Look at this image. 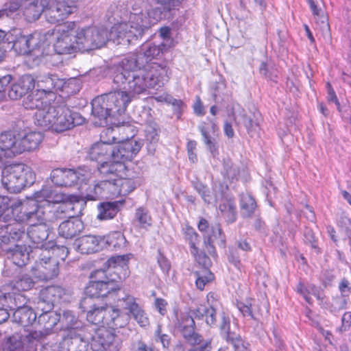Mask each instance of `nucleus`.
I'll return each instance as SVG.
<instances>
[{
  "label": "nucleus",
  "instance_id": "obj_1",
  "mask_svg": "<svg viewBox=\"0 0 351 351\" xmlns=\"http://www.w3.org/2000/svg\"><path fill=\"white\" fill-rule=\"evenodd\" d=\"M163 43H146L137 54L124 58L113 73V82L121 86L125 82L134 93H144L147 89L162 86L168 81L169 68L164 61H154L162 55Z\"/></svg>",
  "mask_w": 351,
  "mask_h": 351
},
{
  "label": "nucleus",
  "instance_id": "obj_2",
  "mask_svg": "<svg viewBox=\"0 0 351 351\" xmlns=\"http://www.w3.org/2000/svg\"><path fill=\"white\" fill-rule=\"evenodd\" d=\"M159 5L152 12L143 11L134 5L132 8L128 22L115 24L109 32V37L118 44L128 45L141 38L151 26L162 18L169 16L183 0H152Z\"/></svg>",
  "mask_w": 351,
  "mask_h": 351
},
{
  "label": "nucleus",
  "instance_id": "obj_3",
  "mask_svg": "<svg viewBox=\"0 0 351 351\" xmlns=\"http://www.w3.org/2000/svg\"><path fill=\"white\" fill-rule=\"evenodd\" d=\"M119 86L118 84H117ZM121 89L111 91L95 97L92 101V114L98 119L95 124L105 126L107 119L123 114L128 104L141 93H134L130 88L128 82L119 86Z\"/></svg>",
  "mask_w": 351,
  "mask_h": 351
},
{
  "label": "nucleus",
  "instance_id": "obj_4",
  "mask_svg": "<svg viewBox=\"0 0 351 351\" xmlns=\"http://www.w3.org/2000/svg\"><path fill=\"white\" fill-rule=\"evenodd\" d=\"M21 213L23 215L19 219L29 224L26 234L34 250L46 247L50 249L56 246L51 243H45L49 237V228L45 223V210L43 206H40L36 201H31L21 207Z\"/></svg>",
  "mask_w": 351,
  "mask_h": 351
},
{
  "label": "nucleus",
  "instance_id": "obj_5",
  "mask_svg": "<svg viewBox=\"0 0 351 351\" xmlns=\"http://www.w3.org/2000/svg\"><path fill=\"white\" fill-rule=\"evenodd\" d=\"M66 295V291L60 286H49L40 291L37 309L42 313L38 317V323L43 328L45 334L52 332L55 326L60 323V314L52 309L55 304L64 301Z\"/></svg>",
  "mask_w": 351,
  "mask_h": 351
},
{
  "label": "nucleus",
  "instance_id": "obj_6",
  "mask_svg": "<svg viewBox=\"0 0 351 351\" xmlns=\"http://www.w3.org/2000/svg\"><path fill=\"white\" fill-rule=\"evenodd\" d=\"M36 180L32 168L25 164H13L5 167L1 172V183L10 193H17Z\"/></svg>",
  "mask_w": 351,
  "mask_h": 351
},
{
  "label": "nucleus",
  "instance_id": "obj_7",
  "mask_svg": "<svg viewBox=\"0 0 351 351\" xmlns=\"http://www.w3.org/2000/svg\"><path fill=\"white\" fill-rule=\"evenodd\" d=\"M60 248L58 246H52L50 249L46 247L36 248L32 253L36 256L35 269L38 271V277L42 280H49L59 274V263L51 257L55 251ZM63 252L68 253L66 247L62 246Z\"/></svg>",
  "mask_w": 351,
  "mask_h": 351
},
{
  "label": "nucleus",
  "instance_id": "obj_8",
  "mask_svg": "<svg viewBox=\"0 0 351 351\" xmlns=\"http://www.w3.org/2000/svg\"><path fill=\"white\" fill-rule=\"evenodd\" d=\"M75 39L78 51L85 52L102 47L108 38L106 29L93 27L75 29Z\"/></svg>",
  "mask_w": 351,
  "mask_h": 351
},
{
  "label": "nucleus",
  "instance_id": "obj_9",
  "mask_svg": "<svg viewBox=\"0 0 351 351\" xmlns=\"http://www.w3.org/2000/svg\"><path fill=\"white\" fill-rule=\"evenodd\" d=\"M129 261V257L128 255H122V256H112L110 258L106 264L108 266V269H96L93 271L89 276L90 280L89 282H98L107 284L110 282H119L121 284V277L115 274L114 277H112L111 269H114L117 271H114L117 273L118 270L123 269L124 270V274L123 278H125L128 275V263Z\"/></svg>",
  "mask_w": 351,
  "mask_h": 351
},
{
  "label": "nucleus",
  "instance_id": "obj_10",
  "mask_svg": "<svg viewBox=\"0 0 351 351\" xmlns=\"http://www.w3.org/2000/svg\"><path fill=\"white\" fill-rule=\"evenodd\" d=\"M1 32L0 36V61L5 57L6 52L13 49L20 55L30 53L38 43L32 34L20 36L14 40L12 36H8Z\"/></svg>",
  "mask_w": 351,
  "mask_h": 351
},
{
  "label": "nucleus",
  "instance_id": "obj_11",
  "mask_svg": "<svg viewBox=\"0 0 351 351\" xmlns=\"http://www.w3.org/2000/svg\"><path fill=\"white\" fill-rule=\"evenodd\" d=\"M76 23L69 21L56 29V40L53 45L58 54H71L78 51L75 39Z\"/></svg>",
  "mask_w": 351,
  "mask_h": 351
},
{
  "label": "nucleus",
  "instance_id": "obj_12",
  "mask_svg": "<svg viewBox=\"0 0 351 351\" xmlns=\"http://www.w3.org/2000/svg\"><path fill=\"white\" fill-rule=\"evenodd\" d=\"M90 334V348L93 351H119L121 347L120 337L106 328H94Z\"/></svg>",
  "mask_w": 351,
  "mask_h": 351
},
{
  "label": "nucleus",
  "instance_id": "obj_13",
  "mask_svg": "<svg viewBox=\"0 0 351 351\" xmlns=\"http://www.w3.org/2000/svg\"><path fill=\"white\" fill-rule=\"evenodd\" d=\"M90 177V171L84 169L73 170L71 169H55L51 173L52 182L58 186L70 187L87 182Z\"/></svg>",
  "mask_w": 351,
  "mask_h": 351
},
{
  "label": "nucleus",
  "instance_id": "obj_14",
  "mask_svg": "<svg viewBox=\"0 0 351 351\" xmlns=\"http://www.w3.org/2000/svg\"><path fill=\"white\" fill-rule=\"evenodd\" d=\"M53 130L62 132L82 125L85 119L77 112L71 110L66 106H56V118Z\"/></svg>",
  "mask_w": 351,
  "mask_h": 351
},
{
  "label": "nucleus",
  "instance_id": "obj_15",
  "mask_svg": "<svg viewBox=\"0 0 351 351\" xmlns=\"http://www.w3.org/2000/svg\"><path fill=\"white\" fill-rule=\"evenodd\" d=\"M175 328L191 346L198 345L203 341V337L195 331V323L193 317L188 313L180 314L177 318Z\"/></svg>",
  "mask_w": 351,
  "mask_h": 351
},
{
  "label": "nucleus",
  "instance_id": "obj_16",
  "mask_svg": "<svg viewBox=\"0 0 351 351\" xmlns=\"http://www.w3.org/2000/svg\"><path fill=\"white\" fill-rule=\"evenodd\" d=\"M119 196L118 180L103 178L101 181L90 189L84 196L87 201H94L100 198H114Z\"/></svg>",
  "mask_w": 351,
  "mask_h": 351
},
{
  "label": "nucleus",
  "instance_id": "obj_17",
  "mask_svg": "<svg viewBox=\"0 0 351 351\" xmlns=\"http://www.w3.org/2000/svg\"><path fill=\"white\" fill-rule=\"evenodd\" d=\"M143 143L141 140L123 141L117 145H114V153L112 160L122 161L132 160V158L139 152Z\"/></svg>",
  "mask_w": 351,
  "mask_h": 351
},
{
  "label": "nucleus",
  "instance_id": "obj_18",
  "mask_svg": "<svg viewBox=\"0 0 351 351\" xmlns=\"http://www.w3.org/2000/svg\"><path fill=\"white\" fill-rule=\"evenodd\" d=\"M221 322L220 330L223 338L228 343H230L234 351H250V344L244 341L241 337L230 330V319L224 313L221 315Z\"/></svg>",
  "mask_w": 351,
  "mask_h": 351
},
{
  "label": "nucleus",
  "instance_id": "obj_19",
  "mask_svg": "<svg viewBox=\"0 0 351 351\" xmlns=\"http://www.w3.org/2000/svg\"><path fill=\"white\" fill-rule=\"evenodd\" d=\"M45 16L50 23H56L64 20L73 12L74 8L57 0L47 1Z\"/></svg>",
  "mask_w": 351,
  "mask_h": 351
},
{
  "label": "nucleus",
  "instance_id": "obj_20",
  "mask_svg": "<svg viewBox=\"0 0 351 351\" xmlns=\"http://www.w3.org/2000/svg\"><path fill=\"white\" fill-rule=\"evenodd\" d=\"M193 186L206 204L219 202V199L224 197V191L228 189L227 186L220 182H215L213 184L212 192L206 185L199 181L193 182Z\"/></svg>",
  "mask_w": 351,
  "mask_h": 351
},
{
  "label": "nucleus",
  "instance_id": "obj_21",
  "mask_svg": "<svg viewBox=\"0 0 351 351\" xmlns=\"http://www.w3.org/2000/svg\"><path fill=\"white\" fill-rule=\"evenodd\" d=\"M121 283L110 282L107 284L98 282H88L85 287L84 293L86 298L91 299L93 298L109 297L111 298L114 291L119 288Z\"/></svg>",
  "mask_w": 351,
  "mask_h": 351
},
{
  "label": "nucleus",
  "instance_id": "obj_22",
  "mask_svg": "<svg viewBox=\"0 0 351 351\" xmlns=\"http://www.w3.org/2000/svg\"><path fill=\"white\" fill-rule=\"evenodd\" d=\"M222 247H226V235L223 232L220 224L217 223L210 227L207 234L204 235V245L207 252L213 256H217V252L214 243Z\"/></svg>",
  "mask_w": 351,
  "mask_h": 351
},
{
  "label": "nucleus",
  "instance_id": "obj_23",
  "mask_svg": "<svg viewBox=\"0 0 351 351\" xmlns=\"http://www.w3.org/2000/svg\"><path fill=\"white\" fill-rule=\"evenodd\" d=\"M36 86V80L31 75H24L12 83L8 90V97L13 100L19 99Z\"/></svg>",
  "mask_w": 351,
  "mask_h": 351
},
{
  "label": "nucleus",
  "instance_id": "obj_24",
  "mask_svg": "<svg viewBox=\"0 0 351 351\" xmlns=\"http://www.w3.org/2000/svg\"><path fill=\"white\" fill-rule=\"evenodd\" d=\"M97 169L102 178L117 180L125 175L126 166L122 161L112 159L101 162Z\"/></svg>",
  "mask_w": 351,
  "mask_h": 351
},
{
  "label": "nucleus",
  "instance_id": "obj_25",
  "mask_svg": "<svg viewBox=\"0 0 351 351\" xmlns=\"http://www.w3.org/2000/svg\"><path fill=\"white\" fill-rule=\"evenodd\" d=\"M149 110H144L141 115V124L145 125V141L149 144L148 151L154 152L155 151L154 145L158 141V127L153 117L149 114Z\"/></svg>",
  "mask_w": 351,
  "mask_h": 351
},
{
  "label": "nucleus",
  "instance_id": "obj_26",
  "mask_svg": "<svg viewBox=\"0 0 351 351\" xmlns=\"http://www.w3.org/2000/svg\"><path fill=\"white\" fill-rule=\"evenodd\" d=\"M56 106L49 104L36 110L34 114V122L37 126L43 130L53 129V122L56 118Z\"/></svg>",
  "mask_w": 351,
  "mask_h": 351
},
{
  "label": "nucleus",
  "instance_id": "obj_27",
  "mask_svg": "<svg viewBox=\"0 0 351 351\" xmlns=\"http://www.w3.org/2000/svg\"><path fill=\"white\" fill-rule=\"evenodd\" d=\"M9 253L8 258L12 263L19 266L23 267L27 264L30 257L36 258V256L32 253L34 249L32 245L27 246L25 245H16L14 249H5Z\"/></svg>",
  "mask_w": 351,
  "mask_h": 351
},
{
  "label": "nucleus",
  "instance_id": "obj_28",
  "mask_svg": "<svg viewBox=\"0 0 351 351\" xmlns=\"http://www.w3.org/2000/svg\"><path fill=\"white\" fill-rule=\"evenodd\" d=\"M77 248L82 254H92L104 249L103 237L86 235L77 240Z\"/></svg>",
  "mask_w": 351,
  "mask_h": 351
},
{
  "label": "nucleus",
  "instance_id": "obj_29",
  "mask_svg": "<svg viewBox=\"0 0 351 351\" xmlns=\"http://www.w3.org/2000/svg\"><path fill=\"white\" fill-rule=\"evenodd\" d=\"M114 145L101 141L93 144L88 152V156L91 160L97 161L100 164L105 160L112 159Z\"/></svg>",
  "mask_w": 351,
  "mask_h": 351
},
{
  "label": "nucleus",
  "instance_id": "obj_30",
  "mask_svg": "<svg viewBox=\"0 0 351 351\" xmlns=\"http://www.w3.org/2000/svg\"><path fill=\"white\" fill-rule=\"evenodd\" d=\"M84 228V226L81 219L72 217L59 225L58 234L65 239H73L78 236Z\"/></svg>",
  "mask_w": 351,
  "mask_h": 351
},
{
  "label": "nucleus",
  "instance_id": "obj_31",
  "mask_svg": "<svg viewBox=\"0 0 351 351\" xmlns=\"http://www.w3.org/2000/svg\"><path fill=\"white\" fill-rule=\"evenodd\" d=\"M111 299L114 301L116 308L128 311L129 314L138 305L133 295L121 289V285L114 291V294L112 295Z\"/></svg>",
  "mask_w": 351,
  "mask_h": 351
},
{
  "label": "nucleus",
  "instance_id": "obj_32",
  "mask_svg": "<svg viewBox=\"0 0 351 351\" xmlns=\"http://www.w3.org/2000/svg\"><path fill=\"white\" fill-rule=\"evenodd\" d=\"M18 149V137L10 131L0 134V160L2 156L12 157L19 154L16 152Z\"/></svg>",
  "mask_w": 351,
  "mask_h": 351
},
{
  "label": "nucleus",
  "instance_id": "obj_33",
  "mask_svg": "<svg viewBox=\"0 0 351 351\" xmlns=\"http://www.w3.org/2000/svg\"><path fill=\"white\" fill-rule=\"evenodd\" d=\"M43 134L40 132H31L23 137H18V149L16 152L19 154L24 152H31L36 149L42 142Z\"/></svg>",
  "mask_w": 351,
  "mask_h": 351
},
{
  "label": "nucleus",
  "instance_id": "obj_34",
  "mask_svg": "<svg viewBox=\"0 0 351 351\" xmlns=\"http://www.w3.org/2000/svg\"><path fill=\"white\" fill-rule=\"evenodd\" d=\"M35 80L37 86L36 91L43 94L45 97L47 95L52 94L55 90L60 88L62 85V82L56 75H41Z\"/></svg>",
  "mask_w": 351,
  "mask_h": 351
},
{
  "label": "nucleus",
  "instance_id": "obj_35",
  "mask_svg": "<svg viewBox=\"0 0 351 351\" xmlns=\"http://www.w3.org/2000/svg\"><path fill=\"white\" fill-rule=\"evenodd\" d=\"M19 306V308L13 312V322L24 328L32 325L37 319L36 313L33 308L27 305Z\"/></svg>",
  "mask_w": 351,
  "mask_h": 351
},
{
  "label": "nucleus",
  "instance_id": "obj_36",
  "mask_svg": "<svg viewBox=\"0 0 351 351\" xmlns=\"http://www.w3.org/2000/svg\"><path fill=\"white\" fill-rule=\"evenodd\" d=\"M60 329L64 332H68L69 330H73L77 332L88 330L87 327L83 326V323L77 319L71 311H65L62 315H60Z\"/></svg>",
  "mask_w": 351,
  "mask_h": 351
},
{
  "label": "nucleus",
  "instance_id": "obj_37",
  "mask_svg": "<svg viewBox=\"0 0 351 351\" xmlns=\"http://www.w3.org/2000/svg\"><path fill=\"white\" fill-rule=\"evenodd\" d=\"M90 299L84 298L81 300L80 307V308L86 312V319L93 324L99 325L102 324L103 318L102 317V306H97L96 305L88 306L90 303Z\"/></svg>",
  "mask_w": 351,
  "mask_h": 351
},
{
  "label": "nucleus",
  "instance_id": "obj_38",
  "mask_svg": "<svg viewBox=\"0 0 351 351\" xmlns=\"http://www.w3.org/2000/svg\"><path fill=\"white\" fill-rule=\"evenodd\" d=\"M222 202L219 205V209L226 218V221L232 223L236 221L237 217V207L234 199L226 194L224 191V197L219 199Z\"/></svg>",
  "mask_w": 351,
  "mask_h": 351
},
{
  "label": "nucleus",
  "instance_id": "obj_39",
  "mask_svg": "<svg viewBox=\"0 0 351 351\" xmlns=\"http://www.w3.org/2000/svg\"><path fill=\"white\" fill-rule=\"evenodd\" d=\"M198 128L203 136V141L205 143L207 149L213 157H216L217 155H219V145L217 136H215V135L212 136L210 134L204 123L199 125Z\"/></svg>",
  "mask_w": 351,
  "mask_h": 351
},
{
  "label": "nucleus",
  "instance_id": "obj_40",
  "mask_svg": "<svg viewBox=\"0 0 351 351\" xmlns=\"http://www.w3.org/2000/svg\"><path fill=\"white\" fill-rule=\"evenodd\" d=\"M48 101L43 94L38 91L29 95L27 98L23 101V106L27 110H38L45 107L47 105Z\"/></svg>",
  "mask_w": 351,
  "mask_h": 351
},
{
  "label": "nucleus",
  "instance_id": "obj_41",
  "mask_svg": "<svg viewBox=\"0 0 351 351\" xmlns=\"http://www.w3.org/2000/svg\"><path fill=\"white\" fill-rule=\"evenodd\" d=\"M19 335L24 343L25 350L27 351H35L34 346L48 335L45 334L44 330H32L25 335Z\"/></svg>",
  "mask_w": 351,
  "mask_h": 351
},
{
  "label": "nucleus",
  "instance_id": "obj_42",
  "mask_svg": "<svg viewBox=\"0 0 351 351\" xmlns=\"http://www.w3.org/2000/svg\"><path fill=\"white\" fill-rule=\"evenodd\" d=\"M119 211L117 202H103L98 206L97 218L108 220L114 218Z\"/></svg>",
  "mask_w": 351,
  "mask_h": 351
},
{
  "label": "nucleus",
  "instance_id": "obj_43",
  "mask_svg": "<svg viewBox=\"0 0 351 351\" xmlns=\"http://www.w3.org/2000/svg\"><path fill=\"white\" fill-rule=\"evenodd\" d=\"M104 243V248H111L112 250H119L124 244L125 239L121 232L117 231L109 234L106 237H102Z\"/></svg>",
  "mask_w": 351,
  "mask_h": 351
},
{
  "label": "nucleus",
  "instance_id": "obj_44",
  "mask_svg": "<svg viewBox=\"0 0 351 351\" xmlns=\"http://www.w3.org/2000/svg\"><path fill=\"white\" fill-rule=\"evenodd\" d=\"M119 196L125 195L132 192L140 185L138 180L133 178H124L122 176L118 179Z\"/></svg>",
  "mask_w": 351,
  "mask_h": 351
},
{
  "label": "nucleus",
  "instance_id": "obj_45",
  "mask_svg": "<svg viewBox=\"0 0 351 351\" xmlns=\"http://www.w3.org/2000/svg\"><path fill=\"white\" fill-rule=\"evenodd\" d=\"M241 208L244 217H251L256 208V202L250 195H243L241 199Z\"/></svg>",
  "mask_w": 351,
  "mask_h": 351
},
{
  "label": "nucleus",
  "instance_id": "obj_46",
  "mask_svg": "<svg viewBox=\"0 0 351 351\" xmlns=\"http://www.w3.org/2000/svg\"><path fill=\"white\" fill-rule=\"evenodd\" d=\"M134 219L143 228H147L152 225V219L149 211L144 206H140L136 209Z\"/></svg>",
  "mask_w": 351,
  "mask_h": 351
},
{
  "label": "nucleus",
  "instance_id": "obj_47",
  "mask_svg": "<svg viewBox=\"0 0 351 351\" xmlns=\"http://www.w3.org/2000/svg\"><path fill=\"white\" fill-rule=\"evenodd\" d=\"M8 297L5 301H3V303H0V304L5 305V303L8 304V306L10 308L13 312L17 310L19 306L25 305L26 298L20 293H4Z\"/></svg>",
  "mask_w": 351,
  "mask_h": 351
},
{
  "label": "nucleus",
  "instance_id": "obj_48",
  "mask_svg": "<svg viewBox=\"0 0 351 351\" xmlns=\"http://www.w3.org/2000/svg\"><path fill=\"white\" fill-rule=\"evenodd\" d=\"M0 351H27L24 348V343L22 341L19 334H14L10 337L5 346Z\"/></svg>",
  "mask_w": 351,
  "mask_h": 351
},
{
  "label": "nucleus",
  "instance_id": "obj_49",
  "mask_svg": "<svg viewBox=\"0 0 351 351\" xmlns=\"http://www.w3.org/2000/svg\"><path fill=\"white\" fill-rule=\"evenodd\" d=\"M87 330L83 332H77L73 337V351H86L88 347V343L90 340L89 336H87L86 332Z\"/></svg>",
  "mask_w": 351,
  "mask_h": 351
},
{
  "label": "nucleus",
  "instance_id": "obj_50",
  "mask_svg": "<svg viewBox=\"0 0 351 351\" xmlns=\"http://www.w3.org/2000/svg\"><path fill=\"white\" fill-rule=\"evenodd\" d=\"M259 73L265 78L276 81L278 77V72L272 64L262 62L259 66Z\"/></svg>",
  "mask_w": 351,
  "mask_h": 351
},
{
  "label": "nucleus",
  "instance_id": "obj_51",
  "mask_svg": "<svg viewBox=\"0 0 351 351\" xmlns=\"http://www.w3.org/2000/svg\"><path fill=\"white\" fill-rule=\"evenodd\" d=\"M226 254L228 262L241 271L243 266L241 261L239 249L234 245L229 246Z\"/></svg>",
  "mask_w": 351,
  "mask_h": 351
},
{
  "label": "nucleus",
  "instance_id": "obj_52",
  "mask_svg": "<svg viewBox=\"0 0 351 351\" xmlns=\"http://www.w3.org/2000/svg\"><path fill=\"white\" fill-rule=\"evenodd\" d=\"M76 331L69 330L68 332H64L62 335V340L60 342V349L62 351H73V337L75 335Z\"/></svg>",
  "mask_w": 351,
  "mask_h": 351
},
{
  "label": "nucleus",
  "instance_id": "obj_53",
  "mask_svg": "<svg viewBox=\"0 0 351 351\" xmlns=\"http://www.w3.org/2000/svg\"><path fill=\"white\" fill-rule=\"evenodd\" d=\"M34 285L32 278L28 275H23L14 282L13 287L18 291H25L31 289Z\"/></svg>",
  "mask_w": 351,
  "mask_h": 351
},
{
  "label": "nucleus",
  "instance_id": "obj_54",
  "mask_svg": "<svg viewBox=\"0 0 351 351\" xmlns=\"http://www.w3.org/2000/svg\"><path fill=\"white\" fill-rule=\"evenodd\" d=\"M204 274H202L199 271L193 273L196 278L195 285L199 290H204L206 285L213 280L214 276L210 270H204Z\"/></svg>",
  "mask_w": 351,
  "mask_h": 351
},
{
  "label": "nucleus",
  "instance_id": "obj_55",
  "mask_svg": "<svg viewBox=\"0 0 351 351\" xmlns=\"http://www.w3.org/2000/svg\"><path fill=\"white\" fill-rule=\"evenodd\" d=\"M184 237L190 245L191 253H197L196 243L199 242L198 234L193 228L186 226L184 230Z\"/></svg>",
  "mask_w": 351,
  "mask_h": 351
},
{
  "label": "nucleus",
  "instance_id": "obj_56",
  "mask_svg": "<svg viewBox=\"0 0 351 351\" xmlns=\"http://www.w3.org/2000/svg\"><path fill=\"white\" fill-rule=\"evenodd\" d=\"M133 318L141 327H146L149 324V320L147 313L138 304L130 313Z\"/></svg>",
  "mask_w": 351,
  "mask_h": 351
},
{
  "label": "nucleus",
  "instance_id": "obj_57",
  "mask_svg": "<svg viewBox=\"0 0 351 351\" xmlns=\"http://www.w3.org/2000/svg\"><path fill=\"white\" fill-rule=\"evenodd\" d=\"M117 315V308L112 306L110 305H105L103 306V310H102V317L103 325H106L110 328L112 322L114 319V316Z\"/></svg>",
  "mask_w": 351,
  "mask_h": 351
},
{
  "label": "nucleus",
  "instance_id": "obj_58",
  "mask_svg": "<svg viewBox=\"0 0 351 351\" xmlns=\"http://www.w3.org/2000/svg\"><path fill=\"white\" fill-rule=\"evenodd\" d=\"M349 302V297L346 295H340L334 298L331 304V311L338 312L347 308Z\"/></svg>",
  "mask_w": 351,
  "mask_h": 351
},
{
  "label": "nucleus",
  "instance_id": "obj_59",
  "mask_svg": "<svg viewBox=\"0 0 351 351\" xmlns=\"http://www.w3.org/2000/svg\"><path fill=\"white\" fill-rule=\"evenodd\" d=\"M313 284H305L300 281L296 286V291L303 296L304 299L309 304H312V298L309 295L311 293V289L313 288Z\"/></svg>",
  "mask_w": 351,
  "mask_h": 351
},
{
  "label": "nucleus",
  "instance_id": "obj_60",
  "mask_svg": "<svg viewBox=\"0 0 351 351\" xmlns=\"http://www.w3.org/2000/svg\"><path fill=\"white\" fill-rule=\"evenodd\" d=\"M130 320L129 313H123L117 308V315L114 316V319L110 328H121L125 326Z\"/></svg>",
  "mask_w": 351,
  "mask_h": 351
},
{
  "label": "nucleus",
  "instance_id": "obj_61",
  "mask_svg": "<svg viewBox=\"0 0 351 351\" xmlns=\"http://www.w3.org/2000/svg\"><path fill=\"white\" fill-rule=\"evenodd\" d=\"M12 229L11 232V243H14L20 240L25 234V227L20 223L15 222L10 223Z\"/></svg>",
  "mask_w": 351,
  "mask_h": 351
},
{
  "label": "nucleus",
  "instance_id": "obj_62",
  "mask_svg": "<svg viewBox=\"0 0 351 351\" xmlns=\"http://www.w3.org/2000/svg\"><path fill=\"white\" fill-rule=\"evenodd\" d=\"M191 254L194 256L195 261L199 265H202L205 270H209L208 269L212 265V262L204 252H199L198 247H197V253Z\"/></svg>",
  "mask_w": 351,
  "mask_h": 351
},
{
  "label": "nucleus",
  "instance_id": "obj_63",
  "mask_svg": "<svg viewBox=\"0 0 351 351\" xmlns=\"http://www.w3.org/2000/svg\"><path fill=\"white\" fill-rule=\"evenodd\" d=\"M119 132H122L125 136H123V141H130L134 139V136L137 133V130L135 126L130 123L123 124L119 128Z\"/></svg>",
  "mask_w": 351,
  "mask_h": 351
},
{
  "label": "nucleus",
  "instance_id": "obj_64",
  "mask_svg": "<svg viewBox=\"0 0 351 351\" xmlns=\"http://www.w3.org/2000/svg\"><path fill=\"white\" fill-rule=\"evenodd\" d=\"M223 169L225 171L226 176L228 179H237L239 174V170L236 165L232 163L231 161L228 160L227 162H224Z\"/></svg>",
  "mask_w": 351,
  "mask_h": 351
}]
</instances>
